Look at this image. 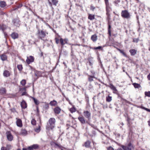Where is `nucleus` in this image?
Here are the masks:
<instances>
[{
	"instance_id": "1",
	"label": "nucleus",
	"mask_w": 150,
	"mask_h": 150,
	"mask_svg": "<svg viewBox=\"0 0 150 150\" xmlns=\"http://www.w3.org/2000/svg\"><path fill=\"white\" fill-rule=\"evenodd\" d=\"M56 122V120L53 117L50 118L48 120L49 124L48 126L46 127V129L48 130L50 129H53L55 126V123Z\"/></svg>"
},
{
	"instance_id": "2",
	"label": "nucleus",
	"mask_w": 150,
	"mask_h": 150,
	"mask_svg": "<svg viewBox=\"0 0 150 150\" xmlns=\"http://www.w3.org/2000/svg\"><path fill=\"white\" fill-rule=\"evenodd\" d=\"M121 15L123 18L126 19L130 18V15L128 11L127 10L122 11L121 13Z\"/></svg>"
},
{
	"instance_id": "3",
	"label": "nucleus",
	"mask_w": 150,
	"mask_h": 150,
	"mask_svg": "<svg viewBox=\"0 0 150 150\" xmlns=\"http://www.w3.org/2000/svg\"><path fill=\"white\" fill-rule=\"evenodd\" d=\"M121 146L123 150H134V147L130 142H129L126 146L121 145Z\"/></svg>"
},
{
	"instance_id": "4",
	"label": "nucleus",
	"mask_w": 150,
	"mask_h": 150,
	"mask_svg": "<svg viewBox=\"0 0 150 150\" xmlns=\"http://www.w3.org/2000/svg\"><path fill=\"white\" fill-rule=\"evenodd\" d=\"M106 5V14L108 16L110 15V12L111 10V8L110 6L109 2H105Z\"/></svg>"
},
{
	"instance_id": "5",
	"label": "nucleus",
	"mask_w": 150,
	"mask_h": 150,
	"mask_svg": "<svg viewBox=\"0 0 150 150\" xmlns=\"http://www.w3.org/2000/svg\"><path fill=\"white\" fill-rule=\"evenodd\" d=\"M7 138L8 141H12L13 139V136L10 131H7L6 132Z\"/></svg>"
},
{
	"instance_id": "6",
	"label": "nucleus",
	"mask_w": 150,
	"mask_h": 150,
	"mask_svg": "<svg viewBox=\"0 0 150 150\" xmlns=\"http://www.w3.org/2000/svg\"><path fill=\"white\" fill-rule=\"evenodd\" d=\"M84 116L86 118H87L88 120L91 119V113L90 112L88 111H84L83 112Z\"/></svg>"
},
{
	"instance_id": "7",
	"label": "nucleus",
	"mask_w": 150,
	"mask_h": 150,
	"mask_svg": "<svg viewBox=\"0 0 150 150\" xmlns=\"http://www.w3.org/2000/svg\"><path fill=\"white\" fill-rule=\"evenodd\" d=\"M38 32L39 33V37L41 39L44 38L46 35L45 32L42 30L41 31L38 30Z\"/></svg>"
},
{
	"instance_id": "8",
	"label": "nucleus",
	"mask_w": 150,
	"mask_h": 150,
	"mask_svg": "<svg viewBox=\"0 0 150 150\" xmlns=\"http://www.w3.org/2000/svg\"><path fill=\"white\" fill-rule=\"evenodd\" d=\"M68 40L67 39H63L62 38H61L60 39V42L61 46L62 47L64 44H67Z\"/></svg>"
},
{
	"instance_id": "9",
	"label": "nucleus",
	"mask_w": 150,
	"mask_h": 150,
	"mask_svg": "<svg viewBox=\"0 0 150 150\" xmlns=\"http://www.w3.org/2000/svg\"><path fill=\"white\" fill-rule=\"evenodd\" d=\"M34 57L32 56H30L27 57V59L26 60V62L28 64H29L30 63L34 61Z\"/></svg>"
},
{
	"instance_id": "10",
	"label": "nucleus",
	"mask_w": 150,
	"mask_h": 150,
	"mask_svg": "<svg viewBox=\"0 0 150 150\" xmlns=\"http://www.w3.org/2000/svg\"><path fill=\"white\" fill-rule=\"evenodd\" d=\"M78 119L81 124H85L88 123V122L85 120V118L83 117L79 116L78 117Z\"/></svg>"
},
{
	"instance_id": "11",
	"label": "nucleus",
	"mask_w": 150,
	"mask_h": 150,
	"mask_svg": "<svg viewBox=\"0 0 150 150\" xmlns=\"http://www.w3.org/2000/svg\"><path fill=\"white\" fill-rule=\"evenodd\" d=\"M54 110L55 114H59L60 113L61 109L59 107L57 106L54 109Z\"/></svg>"
},
{
	"instance_id": "12",
	"label": "nucleus",
	"mask_w": 150,
	"mask_h": 150,
	"mask_svg": "<svg viewBox=\"0 0 150 150\" xmlns=\"http://www.w3.org/2000/svg\"><path fill=\"white\" fill-rule=\"evenodd\" d=\"M16 123L17 126L20 127H21L22 126V123L21 120L17 118H16Z\"/></svg>"
},
{
	"instance_id": "13",
	"label": "nucleus",
	"mask_w": 150,
	"mask_h": 150,
	"mask_svg": "<svg viewBox=\"0 0 150 150\" xmlns=\"http://www.w3.org/2000/svg\"><path fill=\"white\" fill-rule=\"evenodd\" d=\"M3 75L4 77H8L10 76V73L9 71L5 70L3 72Z\"/></svg>"
},
{
	"instance_id": "14",
	"label": "nucleus",
	"mask_w": 150,
	"mask_h": 150,
	"mask_svg": "<svg viewBox=\"0 0 150 150\" xmlns=\"http://www.w3.org/2000/svg\"><path fill=\"white\" fill-rule=\"evenodd\" d=\"M11 36L13 39H15L18 38V35L17 33L13 32L11 34Z\"/></svg>"
},
{
	"instance_id": "15",
	"label": "nucleus",
	"mask_w": 150,
	"mask_h": 150,
	"mask_svg": "<svg viewBox=\"0 0 150 150\" xmlns=\"http://www.w3.org/2000/svg\"><path fill=\"white\" fill-rule=\"evenodd\" d=\"M21 106L22 108L25 109L27 107V105L26 102L23 100L21 103Z\"/></svg>"
},
{
	"instance_id": "16",
	"label": "nucleus",
	"mask_w": 150,
	"mask_h": 150,
	"mask_svg": "<svg viewBox=\"0 0 150 150\" xmlns=\"http://www.w3.org/2000/svg\"><path fill=\"white\" fill-rule=\"evenodd\" d=\"M91 39L93 42H96L97 40V36L96 34H94L91 36Z\"/></svg>"
},
{
	"instance_id": "17",
	"label": "nucleus",
	"mask_w": 150,
	"mask_h": 150,
	"mask_svg": "<svg viewBox=\"0 0 150 150\" xmlns=\"http://www.w3.org/2000/svg\"><path fill=\"white\" fill-rule=\"evenodd\" d=\"M49 104L51 106H55L57 105V102L56 101L54 100L52 101H51L49 103Z\"/></svg>"
},
{
	"instance_id": "18",
	"label": "nucleus",
	"mask_w": 150,
	"mask_h": 150,
	"mask_svg": "<svg viewBox=\"0 0 150 150\" xmlns=\"http://www.w3.org/2000/svg\"><path fill=\"white\" fill-rule=\"evenodd\" d=\"M129 52L131 56L134 55L137 53V51L134 49H132L129 50Z\"/></svg>"
},
{
	"instance_id": "19",
	"label": "nucleus",
	"mask_w": 150,
	"mask_h": 150,
	"mask_svg": "<svg viewBox=\"0 0 150 150\" xmlns=\"http://www.w3.org/2000/svg\"><path fill=\"white\" fill-rule=\"evenodd\" d=\"M27 131L25 129H22L20 132V134L23 136H25L27 135Z\"/></svg>"
},
{
	"instance_id": "20",
	"label": "nucleus",
	"mask_w": 150,
	"mask_h": 150,
	"mask_svg": "<svg viewBox=\"0 0 150 150\" xmlns=\"http://www.w3.org/2000/svg\"><path fill=\"white\" fill-rule=\"evenodd\" d=\"M109 87L114 91H117L116 87L112 84H110Z\"/></svg>"
},
{
	"instance_id": "21",
	"label": "nucleus",
	"mask_w": 150,
	"mask_h": 150,
	"mask_svg": "<svg viewBox=\"0 0 150 150\" xmlns=\"http://www.w3.org/2000/svg\"><path fill=\"white\" fill-rule=\"evenodd\" d=\"M91 142L88 140L85 143V144H84V146L86 147V148H89L90 147V144H91Z\"/></svg>"
},
{
	"instance_id": "22",
	"label": "nucleus",
	"mask_w": 150,
	"mask_h": 150,
	"mask_svg": "<svg viewBox=\"0 0 150 150\" xmlns=\"http://www.w3.org/2000/svg\"><path fill=\"white\" fill-rule=\"evenodd\" d=\"M6 5V2L4 1H1L0 2V6L1 7L4 8Z\"/></svg>"
},
{
	"instance_id": "23",
	"label": "nucleus",
	"mask_w": 150,
	"mask_h": 150,
	"mask_svg": "<svg viewBox=\"0 0 150 150\" xmlns=\"http://www.w3.org/2000/svg\"><path fill=\"white\" fill-rule=\"evenodd\" d=\"M88 18L90 20H93L95 19V15H94L89 14Z\"/></svg>"
},
{
	"instance_id": "24",
	"label": "nucleus",
	"mask_w": 150,
	"mask_h": 150,
	"mask_svg": "<svg viewBox=\"0 0 150 150\" xmlns=\"http://www.w3.org/2000/svg\"><path fill=\"white\" fill-rule=\"evenodd\" d=\"M0 93L1 94H4L6 93V90L4 88H1L0 89Z\"/></svg>"
},
{
	"instance_id": "25",
	"label": "nucleus",
	"mask_w": 150,
	"mask_h": 150,
	"mask_svg": "<svg viewBox=\"0 0 150 150\" xmlns=\"http://www.w3.org/2000/svg\"><path fill=\"white\" fill-rule=\"evenodd\" d=\"M0 58L2 61H5L7 59L6 56L4 54L1 55L0 56Z\"/></svg>"
},
{
	"instance_id": "26",
	"label": "nucleus",
	"mask_w": 150,
	"mask_h": 150,
	"mask_svg": "<svg viewBox=\"0 0 150 150\" xmlns=\"http://www.w3.org/2000/svg\"><path fill=\"white\" fill-rule=\"evenodd\" d=\"M32 98L33 99V100L35 104L36 105H38L40 103L39 101L37 99L33 97H32Z\"/></svg>"
},
{
	"instance_id": "27",
	"label": "nucleus",
	"mask_w": 150,
	"mask_h": 150,
	"mask_svg": "<svg viewBox=\"0 0 150 150\" xmlns=\"http://www.w3.org/2000/svg\"><path fill=\"white\" fill-rule=\"evenodd\" d=\"M35 75L38 77H39L41 75V72L38 71H36L35 73Z\"/></svg>"
},
{
	"instance_id": "28",
	"label": "nucleus",
	"mask_w": 150,
	"mask_h": 150,
	"mask_svg": "<svg viewBox=\"0 0 150 150\" xmlns=\"http://www.w3.org/2000/svg\"><path fill=\"white\" fill-rule=\"evenodd\" d=\"M112 100V97L110 96H108L106 97V100L107 102H110Z\"/></svg>"
},
{
	"instance_id": "29",
	"label": "nucleus",
	"mask_w": 150,
	"mask_h": 150,
	"mask_svg": "<svg viewBox=\"0 0 150 150\" xmlns=\"http://www.w3.org/2000/svg\"><path fill=\"white\" fill-rule=\"evenodd\" d=\"M95 77L94 76H91L88 75V80L90 82H91L93 81V78H95Z\"/></svg>"
},
{
	"instance_id": "30",
	"label": "nucleus",
	"mask_w": 150,
	"mask_h": 150,
	"mask_svg": "<svg viewBox=\"0 0 150 150\" xmlns=\"http://www.w3.org/2000/svg\"><path fill=\"white\" fill-rule=\"evenodd\" d=\"M132 85L135 88H139L141 87V86L140 84L138 83H133Z\"/></svg>"
},
{
	"instance_id": "31",
	"label": "nucleus",
	"mask_w": 150,
	"mask_h": 150,
	"mask_svg": "<svg viewBox=\"0 0 150 150\" xmlns=\"http://www.w3.org/2000/svg\"><path fill=\"white\" fill-rule=\"evenodd\" d=\"M32 147L33 149H38L39 147V146L37 144H35L33 145L32 146H31Z\"/></svg>"
},
{
	"instance_id": "32",
	"label": "nucleus",
	"mask_w": 150,
	"mask_h": 150,
	"mask_svg": "<svg viewBox=\"0 0 150 150\" xmlns=\"http://www.w3.org/2000/svg\"><path fill=\"white\" fill-rule=\"evenodd\" d=\"M52 2L53 5L57 6L58 3V1L57 0H51Z\"/></svg>"
},
{
	"instance_id": "33",
	"label": "nucleus",
	"mask_w": 150,
	"mask_h": 150,
	"mask_svg": "<svg viewBox=\"0 0 150 150\" xmlns=\"http://www.w3.org/2000/svg\"><path fill=\"white\" fill-rule=\"evenodd\" d=\"M111 26L110 25H109L108 27V33L110 36H111Z\"/></svg>"
},
{
	"instance_id": "34",
	"label": "nucleus",
	"mask_w": 150,
	"mask_h": 150,
	"mask_svg": "<svg viewBox=\"0 0 150 150\" xmlns=\"http://www.w3.org/2000/svg\"><path fill=\"white\" fill-rule=\"evenodd\" d=\"M70 111L71 113H72L76 112V109L74 107H73L70 109Z\"/></svg>"
},
{
	"instance_id": "35",
	"label": "nucleus",
	"mask_w": 150,
	"mask_h": 150,
	"mask_svg": "<svg viewBox=\"0 0 150 150\" xmlns=\"http://www.w3.org/2000/svg\"><path fill=\"white\" fill-rule=\"evenodd\" d=\"M21 84L23 86H24L25 84H26V80L24 79L22 80L21 81Z\"/></svg>"
},
{
	"instance_id": "36",
	"label": "nucleus",
	"mask_w": 150,
	"mask_h": 150,
	"mask_svg": "<svg viewBox=\"0 0 150 150\" xmlns=\"http://www.w3.org/2000/svg\"><path fill=\"white\" fill-rule=\"evenodd\" d=\"M119 51L120 52L124 55V56L125 57H127V55H126V54L124 51L123 50H120L119 49Z\"/></svg>"
},
{
	"instance_id": "37",
	"label": "nucleus",
	"mask_w": 150,
	"mask_h": 150,
	"mask_svg": "<svg viewBox=\"0 0 150 150\" xmlns=\"http://www.w3.org/2000/svg\"><path fill=\"white\" fill-rule=\"evenodd\" d=\"M120 2V1L119 0H115L114 1V3L115 6H117L118 4Z\"/></svg>"
},
{
	"instance_id": "38",
	"label": "nucleus",
	"mask_w": 150,
	"mask_h": 150,
	"mask_svg": "<svg viewBox=\"0 0 150 150\" xmlns=\"http://www.w3.org/2000/svg\"><path fill=\"white\" fill-rule=\"evenodd\" d=\"M31 123L33 125H35L36 124V121L34 119H33L31 121Z\"/></svg>"
},
{
	"instance_id": "39",
	"label": "nucleus",
	"mask_w": 150,
	"mask_h": 150,
	"mask_svg": "<svg viewBox=\"0 0 150 150\" xmlns=\"http://www.w3.org/2000/svg\"><path fill=\"white\" fill-rule=\"evenodd\" d=\"M145 94L146 96L148 97H150V91L145 92Z\"/></svg>"
},
{
	"instance_id": "40",
	"label": "nucleus",
	"mask_w": 150,
	"mask_h": 150,
	"mask_svg": "<svg viewBox=\"0 0 150 150\" xmlns=\"http://www.w3.org/2000/svg\"><path fill=\"white\" fill-rule=\"evenodd\" d=\"M6 147L7 150H9L11 148V146L10 144H7Z\"/></svg>"
},
{
	"instance_id": "41",
	"label": "nucleus",
	"mask_w": 150,
	"mask_h": 150,
	"mask_svg": "<svg viewBox=\"0 0 150 150\" xmlns=\"http://www.w3.org/2000/svg\"><path fill=\"white\" fill-rule=\"evenodd\" d=\"M17 67L19 70H21L22 69V67L21 65H18Z\"/></svg>"
},
{
	"instance_id": "42",
	"label": "nucleus",
	"mask_w": 150,
	"mask_h": 150,
	"mask_svg": "<svg viewBox=\"0 0 150 150\" xmlns=\"http://www.w3.org/2000/svg\"><path fill=\"white\" fill-rule=\"evenodd\" d=\"M55 41L56 43L57 44H58L60 42V40L57 38H55Z\"/></svg>"
},
{
	"instance_id": "43",
	"label": "nucleus",
	"mask_w": 150,
	"mask_h": 150,
	"mask_svg": "<svg viewBox=\"0 0 150 150\" xmlns=\"http://www.w3.org/2000/svg\"><path fill=\"white\" fill-rule=\"evenodd\" d=\"M40 127H38L37 128L35 129V131L37 132H39L40 131Z\"/></svg>"
},
{
	"instance_id": "44",
	"label": "nucleus",
	"mask_w": 150,
	"mask_h": 150,
	"mask_svg": "<svg viewBox=\"0 0 150 150\" xmlns=\"http://www.w3.org/2000/svg\"><path fill=\"white\" fill-rule=\"evenodd\" d=\"M139 39L138 38H134L133 39V42H136V43H137L139 41Z\"/></svg>"
},
{
	"instance_id": "45",
	"label": "nucleus",
	"mask_w": 150,
	"mask_h": 150,
	"mask_svg": "<svg viewBox=\"0 0 150 150\" xmlns=\"http://www.w3.org/2000/svg\"><path fill=\"white\" fill-rule=\"evenodd\" d=\"M54 144L55 147H58L59 148H61L59 144L55 143H54Z\"/></svg>"
},
{
	"instance_id": "46",
	"label": "nucleus",
	"mask_w": 150,
	"mask_h": 150,
	"mask_svg": "<svg viewBox=\"0 0 150 150\" xmlns=\"http://www.w3.org/2000/svg\"><path fill=\"white\" fill-rule=\"evenodd\" d=\"M142 109H143L147 111L150 112V109H149L147 108H146L144 107H142Z\"/></svg>"
},
{
	"instance_id": "47",
	"label": "nucleus",
	"mask_w": 150,
	"mask_h": 150,
	"mask_svg": "<svg viewBox=\"0 0 150 150\" xmlns=\"http://www.w3.org/2000/svg\"><path fill=\"white\" fill-rule=\"evenodd\" d=\"M107 150H114V149L111 146H110L107 148Z\"/></svg>"
},
{
	"instance_id": "48",
	"label": "nucleus",
	"mask_w": 150,
	"mask_h": 150,
	"mask_svg": "<svg viewBox=\"0 0 150 150\" xmlns=\"http://www.w3.org/2000/svg\"><path fill=\"white\" fill-rule=\"evenodd\" d=\"M26 87L23 88H20V91H26Z\"/></svg>"
},
{
	"instance_id": "49",
	"label": "nucleus",
	"mask_w": 150,
	"mask_h": 150,
	"mask_svg": "<svg viewBox=\"0 0 150 150\" xmlns=\"http://www.w3.org/2000/svg\"><path fill=\"white\" fill-rule=\"evenodd\" d=\"M45 106L46 109H48L49 108V104L46 103L45 105Z\"/></svg>"
},
{
	"instance_id": "50",
	"label": "nucleus",
	"mask_w": 150,
	"mask_h": 150,
	"mask_svg": "<svg viewBox=\"0 0 150 150\" xmlns=\"http://www.w3.org/2000/svg\"><path fill=\"white\" fill-rule=\"evenodd\" d=\"M95 7H94V6H93L92 5L90 7V9L91 10H92L93 11L95 9Z\"/></svg>"
},
{
	"instance_id": "51",
	"label": "nucleus",
	"mask_w": 150,
	"mask_h": 150,
	"mask_svg": "<svg viewBox=\"0 0 150 150\" xmlns=\"http://www.w3.org/2000/svg\"><path fill=\"white\" fill-rule=\"evenodd\" d=\"M22 6V4H19L18 6H17V8H15L14 9V10H16V9H17V8H20Z\"/></svg>"
},
{
	"instance_id": "52",
	"label": "nucleus",
	"mask_w": 150,
	"mask_h": 150,
	"mask_svg": "<svg viewBox=\"0 0 150 150\" xmlns=\"http://www.w3.org/2000/svg\"><path fill=\"white\" fill-rule=\"evenodd\" d=\"M101 48V46H98L97 47H95L93 49L94 50H97V49H100Z\"/></svg>"
},
{
	"instance_id": "53",
	"label": "nucleus",
	"mask_w": 150,
	"mask_h": 150,
	"mask_svg": "<svg viewBox=\"0 0 150 150\" xmlns=\"http://www.w3.org/2000/svg\"><path fill=\"white\" fill-rule=\"evenodd\" d=\"M1 150H7L6 148L5 147H2L1 148Z\"/></svg>"
},
{
	"instance_id": "54",
	"label": "nucleus",
	"mask_w": 150,
	"mask_h": 150,
	"mask_svg": "<svg viewBox=\"0 0 150 150\" xmlns=\"http://www.w3.org/2000/svg\"><path fill=\"white\" fill-rule=\"evenodd\" d=\"M26 92L25 91H24L21 94V95L23 96H24L25 95H26Z\"/></svg>"
},
{
	"instance_id": "55",
	"label": "nucleus",
	"mask_w": 150,
	"mask_h": 150,
	"mask_svg": "<svg viewBox=\"0 0 150 150\" xmlns=\"http://www.w3.org/2000/svg\"><path fill=\"white\" fill-rule=\"evenodd\" d=\"M28 150H33V149L31 146H30L28 148Z\"/></svg>"
},
{
	"instance_id": "56",
	"label": "nucleus",
	"mask_w": 150,
	"mask_h": 150,
	"mask_svg": "<svg viewBox=\"0 0 150 150\" xmlns=\"http://www.w3.org/2000/svg\"><path fill=\"white\" fill-rule=\"evenodd\" d=\"M147 78L149 80H150V73L147 76Z\"/></svg>"
},
{
	"instance_id": "57",
	"label": "nucleus",
	"mask_w": 150,
	"mask_h": 150,
	"mask_svg": "<svg viewBox=\"0 0 150 150\" xmlns=\"http://www.w3.org/2000/svg\"><path fill=\"white\" fill-rule=\"evenodd\" d=\"M89 65L91 66H92L93 65V62H91L90 61L89 62Z\"/></svg>"
},
{
	"instance_id": "58",
	"label": "nucleus",
	"mask_w": 150,
	"mask_h": 150,
	"mask_svg": "<svg viewBox=\"0 0 150 150\" xmlns=\"http://www.w3.org/2000/svg\"><path fill=\"white\" fill-rule=\"evenodd\" d=\"M91 72L93 75H94L95 74V72L94 71H91Z\"/></svg>"
},
{
	"instance_id": "59",
	"label": "nucleus",
	"mask_w": 150,
	"mask_h": 150,
	"mask_svg": "<svg viewBox=\"0 0 150 150\" xmlns=\"http://www.w3.org/2000/svg\"><path fill=\"white\" fill-rule=\"evenodd\" d=\"M115 150H122V149L120 148H119L117 149H116Z\"/></svg>"
},
{
	"instance_id": "60",
	"label": "nucleus",
	"mask_w": 150,
	"mask_h": 150,
	"mask_svg": "<svg viewBox=\"0 0 150 150\" xmlns=\"http://www.w3.org/2000/svg\"><path fill=\"white\" fill-rule=\"evenodd\" d=\"M148 123L149 126H150V120L148 121Z\"/></svg>"
},
{
	"instance_id": "61",
	"label": "nucleus",
	"mask_w": 150,
	"mask_h": 150,
	"mask_svg": "<svg viewBox=\"0 0 150 150\" xmlns=\"http://www.w3.org/2000/svg\"><path fill=\"white\" fill-rule=\"evenodd\" d=\"M23 150H28V149L25 148H23Z\"/></svg>"
},
{
	"instance_id": "62",
	"label": "nucleus",
	"mask_w": 150,
	"mask_h": 150,
	"mask_svg": "<svg viewBox=\"0 0 150 150\" xmlns=\"http://www.w3.org/2000/svg\"><path fill=\"white\" fill-rule=\"evenodd\" d=\"M49 4H50V5L52 6V3H51L49 1Z\"/></svg>"
},
{
	"instance_id": "63",
	"label": "nucleus",
	"mask_w": 150,
	"mask_h": 150,
	"mask_svg": "<svg viewBox=\"0 0 150 150\" xmlns=\"http://www.w3.org/2000/svg\"><path fill=\"white\" fill-rule=\"evenodd\" d=\"M105 2H108V0H105Z\"/></svg>"
},
{
	"instance_id": "64",
	"label": "nucleus",
	"mask_w": 150,
	"mask_h": 150,
	"mask_svg": "<svg viewBox=\"0 0 150 150\" xmlns=\"http://www.w3.org/2000/svg\"><path fill=\"white\" fill-rule=\"evenodd\" d=\"M14 24L15 25H17L16 24L15 22L14 23Z\"/></svg>"
}]
</instances>
